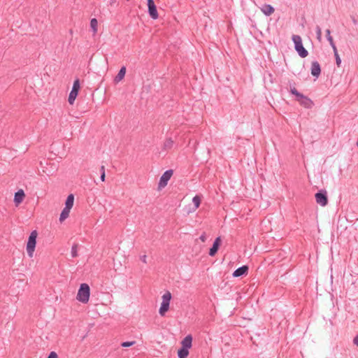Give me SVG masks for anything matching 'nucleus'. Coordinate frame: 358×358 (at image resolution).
Wrapping results in <instances>:
<instances>
[{
    "mask_svg": "<svg viewBox=\"0 0 358 358\" xmlns=\"http://www.w3.org/2000/svg\"><path fill=\"white\" fill-rule=\"evenodd\" d=\"M290 93L296 96V100L299 101V103L303 107L306 108H310L313 106V102L311 101V99L298 92L294 86H290Z\"/></svg>",
    "mask_w": 358,
    "mask_h": 358,
    "instance_id": "nucleus-1",
    "label": "nucleus"
},
{
    "mask_svg": "<svg viewBox=\"0 0 358 358\" xmlns=\"http://www.w3.org/2000/svg\"><path fill=\"white\" fill-rule=\"evenodd\" d=\"M90 295V286L86 283H83L80 285L76 299L79 301L86 303L88 302Z\"/></svg>",
    "mask_w": 358,
    "mask_h": 358,
    "instance_id": "nucleus-2",
    "label": "nucleus"
},
{
    "mask_svg": "<svg viewBox=\"0 0 358 358\" xmlns=\"http://www.w3.org/2000/svg\"><path fill=\"white\" fill-rule=\"evenodd\" d=\"M292 38L294 43L295 50L298 52L299 55L302 58L307 57L308 52L303 47L301 36L299 35H293Z\"/></svg>",
    "mask_w": 358,
    "mask_h": 358,
    "instance_id": "nucleus-3",
    "label": "nucleus"
},
{
    "mask_svg": "<svg viewBox=\"0 0 358 358\" xmlns=\"http://www.w3.org/2000/svg\"><path fill=\"white\" fill-rule=\"evenodd\" d=\"M38 236V233L36 230H34L31 232L28 241L27 243V255L29 257H33L34 252L35 250L36 245V238Z\"/></svg>",
    "mask_w": 358,
    "mask_h": 358,
    "instance_id": "nucleus-4",
    "label": "nucleus"
},
{
    "mask_svg": "<svg viewBox=\"0 0 358 358\" xmlns=\"http://www.w3.org/2000/svg\"><path fill=\"white\" fill-rule=\"evenodd\" d=\"M80 88V80H79V79H76L73 82L72 90L70 92V94L69 95L68 101L70 104L72 105L74 103L75 99H76V97L78 94Z\"/></svg>",
    "mask_w": 358,
    "mask_h": 358,
    "instance_id": "nucleus-5",
    "label": "nucleus"
},
{
    "mask_svg": "<svg viewBox=\"0 0 358 358\" xmlns=\"http://www.w3.org/2000/svg\"><path fill=\"white\" fill-rule=\"evenodd\" d=\"M316 202L322 206H325L328 203L327 192L324 189L318 191L315 195Z\"/></svg>",
    "mask_w": 358,
    "mask_h": 358,
    "instance_id": "nucleus-6",
    "label": "nucleus"
},
{
    "mask_svg": "<svg viewBox=\"0 0 358 358\" xmlns=\"http://www.w3.org/2000/svg\"><path fill=\"white\" fill-rule=\"evenodd\" d=\"M173 173V170L169 169L166 171L159 179V182L158 184L159 188H163L166 187L168 184L169 180L171 179L172 175Z\"/></svg>",
    "mask_w": 358,
    "mask_h": 358,
    "instance_id": "nucleus-7",
    "label": "nucleus"
},
{
    "mask_svg": "<svg viewBox=\"0 0 358 358\" xmlns=\"http://www.w3.org/2000/svg\"><path fill=\"white\" fill-rule=\"evenodd\" d=\"M147 1L149 15L153 20L157 19L159 15L154 0H147Z\"/></svg>",
    "mask_w": 358,
    "mask_h": 358,
    "instance_id": "nucleus-8",
    "label": "nucleus"
},
{
    "mask_svg": "<svg viewBox=\"0 0 358 358\" xmlns=\"http://www.w3.org/2000/svg\"><path fill=\"white\" fill-rule=\"evenodd\" d=\"M221 243H222L221 238L220 236L217 237L215 238V240L214 241L212 247L209 250L208 254L210 256L213 257L216 255V253L217 252V251L219 250Z\"/></svg>",
    "mask_w": 358,
    "mask_h": 358,
    "instance_id": "nucleus-9",
    "label": "nucleus"
},
{
    "mask_svg": "<svg viewBox=\"0 0 358 358\" xmlns=\"http://www.w3.org/2000/svg\"><path fill=\"white\" fill-rule=\"evenodd\" d=\"M249 267L247 265H243L236 269L232 275L234 278L242 277L246 275L248 273Z\"/></svg>",
    "mask_w": 358,
    "mask_h": 358,
    "instance_id": "nucleus-10",
    "label": "nucleus"
},
{
    "mask_svg": "<svg viewBox=\"0 0 358 358\" xmlns=\"http://www.w3.org/2000/svg\"><path fill=\"white\" fill-rule=\"evenodd\" d=\"M310 70H311V74L313 76L318 78V76L321 73V67H320L319 62L317 61L313 62L311 63V69Z\"/></svg>",
    "mask_w": 358,
    "mask_h": 358,
    "instance_id": "nucleus-11",
    "label": "nucleus"
},
{
    "mask_svg": "<svg viewBox=\"0 0 358 358\" xmlns=\"http://www.w3.org/2000/svg\"><path fill=\"white\" fill-rule=\"evenodd\" d=\"M25 196V194L22 189H19L17 192L15 193L14 196V202L16 206H18L21 203Z\"/></svg>",
    "mask_w": 358,
    "mask_h": 358,
    "instance_id": "nucleus-12",
    "label": "nucleus"
},
{
    "mask_svg": "<svg viewBox=\"0 0 358 358\" xmlns=\"http://www.w3.org/2000/svg\"><path fill=\"white\" fill-rule=\"evenodd\" d=\"M261 10L262 12L266 16H270L271 15H272L274 11H275V9L274 8L270 5V4H264L262 6V7L261 8Z\"/></svg>",
    "mask_w": 358,
    "mask_h": 358,
    "instance_id": "nucleus-13",
    "label": "nucleus"
},
{
    "mask_svg": "<svg viewBox=\"0 0 358 358\" xmlns=\"http://www.w3.org/2000/svg\"><path fill=\"white\" fill-rule=\"evenodd\" d=\"M192 337L191 335H187L182 341V347L189 349L192 347Z\"/></svg>",
    "mask_w": 358,
    "mask_h": 358,
    "instance_id": "nucleus-14",
    "label": "nucleus"
},
{
    "mask_svg": "<svg viewBox=\"0 0 358 358\" xmlns=\"http://www.w3.org/2000/svg\"><path fill=\"white\" fill-rule=\"evenodd\" d=\"M125 73H126V67L122 66L121 69H120L117 75L115 77L114 82L117 83L120 81H121L124 78Z\"/></svg>",
    "mask_w": 358,
    "mask_h": 358,
    "instance_id": "nucleus-15",
    "label": "nucleus"
},
{
    "mask_svg": "<svg viewBox=\"0 0 358 358\" xmlns=\"http://www.w3.org/2000/svg\"><path fill=\"white\" fill-rule=\"evenodd\" d=\"M74 202V196L72 194H70L65 201V208L71 209L73 206Z\"/></svg>",
    "mask_w": 358,
    "mask_h": 358,
    "instance_id": "nucleus-16",
    "label": "nucleus"
},
{
    "mask_svg": "<svg viewBox=\"0 0 358 358\" xmlns=\"http://www.w3.org/2000/svg\"><path fill=\"white\" fill-rule=\"evenodd\" d=\"M70 210L71 209L64 207L59 216L60 222L64 221L69 216Z\"/></svg>",
    "mask_w": 358,
    "mask_h": 358,
    "instance_id": "nucleus-17",
    "label": "nucleus"
},
{
    "mask_svg": "<svg viewBox=\"0 0 358 358\" xmlns=\"http://www.w3.org/2000/svg\"><path fill=\"white\" fill-rule=\"evenodd\" d=\"M189 355V351L187 348H181L178 351V357L179 358H187Z\"/></svg>",
    "mask_w": 358,
    "mask_h": 358,
    "instance_id": "nucleus-18",
    "label": "nucleus"
},
{
    "mask_svg": "<svg viewBox=\"0 0 358 358\" xmlns=\"http://www.w3.org/2000/svg\"><path fill=\"white\" fill-rule=\"evenodd\" d=\"M169 304L162 303L161 306L159 310V314L162 316H164L165 313L169 310Z\"/></svg>",
    "mask_w": 358,
    "mask_h": 358,
    "instance_id": "nucleus-19",
    "label": "nucleus"
},
{
    "mask_svg": "<svg viewBox=\"0 0 358 358\" xmlns=\"http://www.w3.org/2000/svg\"><path fill=\"white\" fill-rule=\"evenodd\" d=\"M325 32H326L327 39L329 42V43L331 45V46L332 47V48H336V45H335V43L334 42L332 36H331V31H330V29H327Z\"/></svg>",
    "mask_w": 358,
    "mask_h": 358,
    "instance_id": "nucleus-20",
    "label": "nucleus"
},
{
    "mask_svg": "<svg viewBox=\"0 0 358 358\" xmlns=\"http://www.w3.org/2000/svg\"><path fill=\"white\" fill-rule=\"evenodd\" d=\"M173 144H174V142L171 138H167L165 141V142L164 143V149L169 150L173 146Z\"/></svg>",
    "mask_w": 358,
    "mask_h": 358,
    "instance_id": "nucleus-21",
    "label": "nucleus"
},
{
    "mask_svg": "<svg viewBox=\"0 0 358 358\" xmlns=\"http://www.w3.org/2000/svg\"><path fill=\"white\" fill-rule=\"evenodd\" d=\"M171 299V294L168 291L162 296V302L167 304H170V301Z\"/></svg>",
    "mask_w": 358,
    "mask_h": 358,
    "instance_id": "nucleus-22",
    "label": "nucleus"
},
{
    "mask_svg": "<svg viewBox=\"0 0 358 358\" xmlns=\"http://www.w3.org/2000/svg\"><path fill=\"white\" fill-rule=\"evenodd\" d=\"M201 199L199 195H196L192 199V202L195 206V208H198L201 204Z\"/></svg>",
    "mask_w": 358,
    "mask_h": 358,
    "instance_id": "nucleus-23",
    "label": "nucleus"
},
{
    "mask_svg": "<svg viewBox=\"0 0 358 358\" xmlns=\"http://www.w3.org/2000/svg\"><path fill=\"white\" fill-rule=\"evenodd\" d=\"M98 22L96 18H92L90 21V27L92 29L94 33L97 31Z\"/></svg>",
    "mask_w": 358,
    "mask_h": 358,
    "instance_id": "nucleus-24",
    "label": "nucleus"
},
{
    "mask_svg": "<svg viewBox=\"0 0 358 358\" xmlns=\"http://www.w3.org/2000/svg\"><path fill=\"white\" fill-rule=\"evenodd\" d=\"M333 50H334V53L336 64L339 67L340 65H341V58L339 57V55L338 53V50H337L336 47L334 48Z\"/></svg>",
    "mask_w": 358,
    "mask_h": 358,
    "instance_id": "nucleus-25",
    "label": "nucleus"
},
{
    "mask_svg": "<svg viewBox=\"0 0 358 358\" xmlns=\"http://www.w3.org/2000/svg\"><path fill=\"white\" fill-rule=\"evenodd\" d=\"M316 31V35H317V39L321 42L322 41V29L319 25H317L315 27Z\"/></svg>",
    "mask_w": 358,
    "mask_h": 358,
    "instance_id": "nucleus-26",
    "label": "nucleus"
},
{
    "mask_svg": "<svg viewBox=\"0 0 358 358\" xmlns=\"http://www.w3.org/2000/svg\"><path fill=\"white\" fill-rule=\"evenodd\" d=\"M78 245L73 244L71 248V256L72 257H76L78 256Z\"/></svg>",
    "mask_w": 358,
    "mask_h": 358,
    "instance_id": "nucleus-27",
    "label": "nucleus"
},
{
    "mask_svg": "<svg viewBox=\"0 0 358 358\" xmlns=\"http://www.w3.org/2000/svg\"><path fill=\"white\" fill-rule=\"evenodd\" d=\"M135 343V341H125L121 343V346L124 348H127L134 345Z\"/></svg>",
    "mask_w": 358,
    "mask_h": 358,
    "instance_id": "nucleus-28",
    "label": "nucleus"
},
{
    "mask_svg": "<svg viewBox=\"0 0 358 358\" xmlns=\"http://www.w3.org/2000/svg\"><path fill=\"white\" fill-rule=\"evenodd\" d=\"M47 358H58V355L55 352H51Z\"/></svg>",
    "mask_w": 358,
    "mask_h": 358,
    "instance_id": "nucleus-29",
    "label": "nucleus"
},
{
    "mask_svg": "<svg viewBox=\"0 0 358 358\" xmlns=\"http://www.w3.org/2000/svg\"><path fill=\"white\" fill-rule=\"evenodd\" d=\"M140 259L143 263H147V256L145 255L141 256Z\"/></svg>",
    "mask_w": 358,
    "mask_h": 358,
    "instance_id": "nucleus-30",
    "label": "nucleus"
},
{
    "mask_svg": "<svg viewBox=\"0 0 358 358\" xmlns=\"http://www.w3.org/2000/svg\"><path fill=\"white\" fill-rule=\"evenodd\" d=\"M101 181H105V178H106V173H105V171H103V173H101V177H100Z\"/></svg>",
    "mask_w": 358,
    "mask_h": 358,
    "instance_id": "nucleus-31",
    "label": "nucleus"
},
{
    "mask_svg": "<svg viewBox=\"0 0 358 358\" xmlns=\"http://www.w3.org/2000/svg\"><path fill=\"white\" fill-rule=\"evenodd\" d=\"M353 343L358 346V334L354 338Z\"/></svg>",
    "mask_w": 358,
    "mask_h": 358,
    "instance_id": "nucleus-32",
    "label": "nucleus"
},
{
    "mask_svg": "<svg viewBox=\"0 0 358 358\" xmlns=\"http://www.w3.org/2000/svg\"><path fill=\"white\" fill-rule=\"evenodd\" d=\"M199 238L202 242H205L206 240L205 234H202Z\"/></svg>",
    "mask_w": 358,
    "mask_h": 358,
    "instance_id": "nucleus-33",
    "label": "nucleus"
},
{
    "mask_svg": "<svg viewBox=\"0 0 358 358\" xmlns=\"http://www.w3.org/2000/svg\"><path fill=\"white\" fill-rule=\"evenodd\" d=\"M103 171H105V166H101V168H100L101 173H103Z\"/></svg>",
    "mask_w": 358,
    "mask_h": 358,
    "instance_id": "nucleus-34",
    "label": "nucleus"
},
{
    "mask_svg": "<svg viewBox=\"0 0 358 358\" xmlns=\"http://www.w3.org/2000/svg\"><path fill=\"white\" fill-rule=\"evenodd\" d=\"M353 22L355 24L357 22L356 20H353Z\"/></svg>",
    "mask_w": 358,
    "mask_h": 358,
    "instance_id": "nucleus-35",
    "label": "nucleus"
}]
</instances>
